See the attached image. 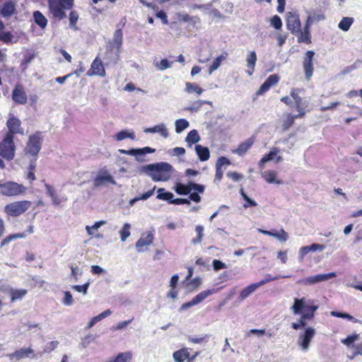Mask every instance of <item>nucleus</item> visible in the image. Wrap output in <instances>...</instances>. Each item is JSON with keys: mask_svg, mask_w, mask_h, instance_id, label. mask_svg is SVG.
<instances>
[{"mask_svg": "<svg viewBox=\"0 0 362 362\" xmlns=\"http://www.w3.org/2000/svg\"><path fill=\"white\" fill-rule=\"evenodd\" d=\"M318 306L315 304L313 300H307L305 298H295L291 309L294 314H301L298 320V325L301 327L306 325V320H312Z\"/></svg>", "mask_w": 362, "mask_h": 362, "instance_id": "obj_1", "label": "nucleus"}, {"mask_svg": "<svg viewBox=\"0 0 362 362\" xmlns=\"http://www.w3.org/2000/svg\"><path fill=\"white\" fill-rule=\"evenodd\" d=\"M154 181H166L171 176L172 166L167 163L149 165L146 167Z\"/></svg>", "mask_w": 362, "mask_h": 362, "instance_id": "obj_2", "label": "nucleus"}, {"mask_svg": "<svg viewBox=\"0 0 362 362\" xmlns=\"http://www.w3.org/2000/svg\"><path fill=\"white\" fill-rule=\"evenodd\" d=\"M31 206L32 202L28 200L16 201L6 204L4 211L8 216L18 217L27 211Z\"/></svg>", "mask_w": 362, "mask_h": 362, "instance_id": "obj_3", "label": "nucleus"}, {"mask_svg": "<svg viewBox=\"0 0 362 362\" xmlns=\"http://www.w3.org/2000/svg\"><path fill=\"white\" fill-rule=\"evenodd\" d=\"M0 191L4 196L17 197L25 194L27 191V187L16 182L8 181L0 184Z\"/></svg>", "mask_w": 362, "mask_h": 362, "instance_id": "obj_4", "label": "nucleus"}, {"mask_svg": "<svg viewBox=\"0 0 362 362\" xmlns=\"http://www.w3.org/2000/svg\"><path fill=\"white\" fill-rule=\"evenodd\" d=\"M42 139L39 134H32L29 136L25 152L26 155L36 156L41 149Z\"/></svg>", "mask_w": 362, "mask_h": 362, "instance_id": "obj_5", "label": "nucleus"}, {"mask_svg": "<svg viewBox=\"0 0 362 362\" xmlns=\"http://www.w3.org/2000/svg\"><path fill=\"white\" fill-rule=\"evenodd\" d=\"M16 146L13 138L5 136L0 143V156L3 158H13L15 154Z\"/></svg>", "mask_w": 362, "mask_h": 362, "instance_id": "obj_6", "label": "nucleus"}, {"mask_svg": "<svg viewBox=\"0 0 362 362\" xmlns=\"http://www.w3.org/2000/svg\"><path fill=\"white\" fill-rule=\"evenodd\" d=\"M336 276L337 274L335 272H330L328 274H320L299 279L297 283L303 286H310L322 281H327Z\"/></svg>", "mask_w": 362, "mask_h": 362, "instance_id": "obj_7", "label": "nucleus"}, {"mask_svg": "<svg viewBox=\"0 0 362 362\" xmlns=\"http://www.w3.org/2000/svg\"><path fill=\"white\" fill-rule=\"evenodd\" d=\"M303 89L292 88L291 90V96L295 102V107L298 112L297 117H304L305 115V108L307 107L306 100H303L299 95L300 92H303Z\"/></svg>", "mask_w": 362, "mask_h": 362, "instance_id": "obj_8", "label": "nucleus"}, {"mask_svg": "<svg viewBox=\"0 0 362 362\" xmlns=\"http://www.w3.org/2000/svg\"><path fill=\"white\" fill-rule=\"evenodd\" d=\"M11 98L16 105H25L28 103V95L25 87L21 83H16L12 90Z\"/></svg>", "mask_w": 362, "mask_h": 362, "instance_id": "obj_9", "label": "nucleus"}, {"mask_svg": "<svg viewBox=\"0 0 362 362\" xmlns=\"http://www.w3.org/2000/svg\"><path fill=\"white\" fill-rule=\"evenodd\" d=\"M315 56V52L312 50H308L305 52V57L303 61V67L305 72V78L308 81H310L314 71L313 67V58Z\"/></svg>", "mask_w": 362, "mask_h": 362, "instance_id": "obj_10", "label": "nucleus"}, {"mask_svg": "<svg viewBox=\"0 0 362 362\" xmlns=\"http://www.w3.org/2000/svg\"><path fill=\"white\" fill-rule=\"evenodd\" d=\"M121 49L117 47L108 45L105 52L104 59L106 60L107 65L116 64L120 60Z\"/></svg>", "mask_w": 362, "mask_h": 362, "instance_id": "obj_11", "label": "nucleus"}, {"mask_svg": "<svg viewBox=\"0 0 362 362\" xmlns=\"http://www.w3.org/2000/svg\"><path fill=\"white\" fill-rule=\"evenodd\" d=\"M48 8L54 18L62 20L66 18V9L59 1L48 0Z\"/></svg>", "mask_w": 362, "mask_h": 362, "instance_id": "obj_12", "label": "nucleus"}, {"mask_svg": "<svg viewBox=\"0 0 362 362\" xmlns=\"http://www.w3.org/2000/svg\"><path fill=\"white\" fill-rule=\"evenodd\" d=\"M286 24L287 29L292 34L298 32L301 27L299 15L294 12H288L286 15Z\"/></svg>", "mask_w": 362, "mask_h": 362, "instance_id": "obj_13", "label": "nucleus"}, {"mask_svg": "<svg viewBox=\"0 0 362 362\" xmlns=\"http://www.w3.org/2000/svg\"><path fill=\"white\" fill-rule=\"evenodd\" d=\"M280 80V77L277 74H272L268 76V78L265 80V81L261 85L259 88L255 93V97L253 98L255 100L256 98L259 95H263L266 92H267L271 87L276 85Z\"/></svg>", "mask_w": 362, "mask_h": 362, "instance_id": "obj_14", "label": "nucleus"}, {"mask_svg": "<svg viewBox=\"0 0 362 362\" xmlns=\"http://www.w3.org/2000/svg\"><path fill=\"white\" fill-rule=\"evenodd\" d=\"M216 292L215 289H207L203 291L195 296L190 301L183 303L181 306V309H187L193 305H197L206 299L210 295H212Z\"/></svg>", "mask_w": 362, "mask_h": 362, "instance_id": "obj_15", "label": "nucleus"}, {"mask_svg": "<svg viewBox=\"0 0 362 362\" xmlns=\"http://www.w3.org/2000/svg\"><path fill=\"white\" fill-rule=\"evenodd\" d=\"M315 334V330L313 327H308L305 329L303 334L299 336L298 344L303 349L307 350L310 346V341Z\"/></svg>", "mask_w": 362, "mask_h": 362, "instance_id": "obj_16", "label": "nucleus"}, {"mask_svg": "<svg viewBox=\"0 0 362 362\" xmlns=\"http://www.w3.org/2000/svg\"><path fill=\"white\" fill-rule=\"evenodd\" d=\"M106 74L103 62L99 57H96L93 61L90 69L87 71L88 76L98 75L104 77Z\"/></svg>", "mask_w": 362, "mask_h": 362, "instance_id": "obj_17", "label": "nucleus"}, {"mask_svg": "<svg viewBox=\"0 0 362 362\" xmlns=\"http://www.w3.org/2000/svg\"><path fill=\"white\" fill-rule=\"evenodd\" d=\"M21 122L16 117H10L6 122L8 132L6 133V136L13 138L14 134H23V130L21 127Z\"/></svg>", "mask_w": 362, "mask_h": 362, "instance_id": "obj_18", "label": "nucleus"}, {"mask_svg": "<svg viewBox=\"0 0 362 362\" xmlns=\"http://www.w3.org/2000/svg\"><path fill=\"white\" fill-rule=\"evenodd\" d=\"M293 34L296 35L298 43L309 45L312 42L310 27L305 23L303 29L300 28L298 32Z\"/></svg>", "mask_w": 362, "mask_h": 362, "instance_id": "obj_19", "label": "nucleus"}, {"mask_svg": "<svg viewBox=\"0 0 362 362\" xmlns=\"http://www.w3.org/2000/svg\"><path fill=\"white\" fill-rule=\"evenodd\" d=\"M154 236L152 232L142 234L141 237L136 243V248L138 252H143L144 247L153 243Z\"/></svg>", "mask_w": 362, "mask_h": 362, "instance_id": "obj_20", "label": "nucleus"}, {"mask_svg": "<svg viewBox=\"0 0 362 362\" xmlns=\"http://www.w3.org/2000/svg\"><path fill=\"white\" fill-rule=\"evenodd\" d=\"M121 153L127 154L129 156H134L136 158L146 155V153H151L156 151L155 148L146 146L142 148H132L130 150L119 149Z\"/></svg>", "mask_w": 362, "mask_h": 362, "instance_id": "obj_21", "label": "nucleus"}, {"mask_svg": "<svg viewBox=\"0 0 362 362\" xmlns=\"http://www.w3.org/2000/svg\"><path fill=\"white\" fill-rule=\"evenodd\" d=\"M93 182L95 187L103 186L107 183L112 185L116 184V182L115 181L113 177L106 171L98 175L95 177Z\"/></svg>", "mask_w": 362, "mask_h": 362, "instance_id": "obj_22", "label": "nucleus"}, {"mask_svg": "<svg viewBox=\"0 0 362 362\" xmlns=\"http://www.w3.org/2000/svg\"><path fill=\"white\" fill-rule=\"evenodd\" d=\"M255 143V138L250 137L244 141L241 142L237 148L233 150V153L238 155L239 156H243L246 152Z\"/></svg>", "mask_w": 362, "mask_h": 362, "instance_id": "obj_23", "label": "nucleus"}, {"mask_svg": "<svg viewBox=\"0 0 362 362\" xmlns=\"http://www.w3.org/2000/svg\"><path fill=\"white\" fill-rule=\"evenodd\" d=\"M33 354L34 351L31 348H22L16 350L13 353L9 354L8 356L11 359L16 358V360H21L24 358H28Z\"/></svg>", "mask_w": 362, "mask_h": 362, "instance_id": "obj_24", "label": "nucleus"}, {"mask_svg": "<svg viewBox=\"0 0 362 362\" xmlns=\"http://www.w3.org/2000/svg\"><path fill=\"white\" fill-rule=\"evenodd\" d=\"M257 60V54L255 51L248 53L246 59L247 70L246 71L248 76H252L255 71L256 62Z\"/></svg>", "mask_w": 362, "mask_h": 362, "instance_id": "obj_25", "label": "nucleus"}, {"mask_svg": "<svg viewBox=\"0 0 362 362\" xmlns=\"http://www.w3.org/2000/svg\"><path fill=\"white\" fill-rule=\"evenodd\" d=\"M267 281H261L256 284H252L243 288L240 293V298L244 300L253 293L259 286L264 284Z\"/></svg>", "mask_w": 362, "mask_h": 362, "instance_id": "obj_26", "label": "nucleus"}, {"mask_svg": "<svg viewBox=\"0 0 362 362\" xmlns=\"http://www.w3.org/2000/svg\"><path fill=\"white\" fill-rule=\"evenodd\" d=\"M230 164L231 162L230 160H217L216 164L215 178L218 180H221L223 175V167L226 168L227 165H229Z\"/></svg>", "mask_w": 362, "mask_h": 362, "instance_id": "obj_27", "label": "nucleus"}, {"mask_svg": "<svg viewBox=\"0 0 362 362\" xmlns=\"http://www.w3.org/2000/svg\"><path fill=\"white\" fill-rule=\"evenodd\" d=\"M189 349L185 347L175 351L173 354L174 361L175 362H184L185 361H187V358H189Z\"/></svg>", "mask_w": 362, "mask_h": 362, "instance_id": "obj_28", "label": "nucleus"}, {"mask_svg": "<svg viewBox=\"0 0 362 362\" xmlns=\"http://www.w3.org/2000/svg\"><path fill=\"white\" fill-rule=\"evenodd\" d=\"M259 232L269 236L276 238L279 240L284 242L286 241L288 239V234L284 229H281L280 233L266 230L263 229H259Z\"/></svg>", "mask_w": 362, "mask_h": 362, "instance_id": "obj_29", "label": "nucleus"}, {"mask_svg": "<svg viewBox=\"0 0 362 362\" xmlns=\"http://www.w3.org/2000/svg\"><path fill=\"white\" fill-rule=\"evenodd\" d=\"M264 180L268 183H274L277 185H281L283 182L280 180H277L276 173L274 170H265L262 174Z\"/></svg>", "mask_w": 362, "mask_h": 362, "instance_id": "obj_30", "label": "nucleus"}, {"mask_svg": "<svg viewBox=\"0 0 362 362\" xmlns=\"http://www.w3.org/2000/svg\"><path fill=\"white\" fill-rule=\"evenodd\" d=\"M144 132L146 133H159L164 138L168 136V132L165 124H160L153 127L146 128Z\"/></svg>", "mask_w": 362, "mask_h": 362, "instance_id": "obj_31", "label": "nucleus"}, {"mask_svg": "<svg viewBox=\"0 0 362 362\" xmlns=\"http://www.w3.org/2000/svg\"><path fill=\"white\" fill-rule=\"evenodd\" d=\"M16 11V5L13 1H8L4 4L1 13L4 17H9Z\"/></svg>", "mask_w": 362, "mask_h": 362, "instance_id": "obj_32", "label": "nucleus"}, {"mask_svg": "<svg viewBox=\"0 0 362 362\" xmlns=\"http://www.w3.org/2000/svg\"><path fill=\"white\" fill-rule=\"evenodd\" d=\"M132 354L130 351L119 353L115 358L106 362H131Z\"/></svg>", "mask_w": 362, "mask_h": 362, "instance_id": "obj_33", "label": "nucleus"}, {"mask_svg": "<svg viewBox=\"0 0 362 362\" xmlns=\"http://www.w3.org/2000/svg\"><path fill=\"white\" fill-rule=\"evenodd\" d=\"M123 40V33L122 29H117L115 31L113 39L110 42V45L117 47L118 49L122 50Z\"/></svg>", "mask_w": 362, "mask_h": 362, "instance_id": "obj_34", "label": "nucleus"}, {"mask_svg": "<svg viewBox=\"0 0 362 362\" xmlns=\"http://www.w3.org/2000/svg\"><path fill=\"white\" fill-rule=\"evenodd\" d=\"M34 22L42 29L45 28L47 25V19L45 16L40 11H35L33 12Z\"/></svg>", "mask_w": 362, "mask_h": 362, "instance_id": "obj_35", "label": "nucleus"}, {"mask_svg": "<svg viewBox=\"0 0 362 362\" xmlns=\"http://www.w3.org/2000/svg\"><path fill=\"white\" fill-rule=\"evenodd\" d=\"M325 19V16L322 12H313L311 15L307 17L305 21V24L308 25L310 27L316 23Z\"/></svg>", "mask_w": 362, "mask_h": 362, "instance_id": "obj_36", "label": "nucleus"}, {"mask_svg": "<svg viewBox=\"0 0 362 362\" xmlns=\"http://www.w3.org/2000/svg\"><path fill=\"white\" fill-rule=\"evenodd\" d=\"M175 191L180 195H187L191 192L190 182L187 185H184L181 182L176 183L175 186Z\"/></svg>", "mask_w": 362, "mask_h": 362, "instance_id": "obj_37", "label": "nucleus"}, {"mask_svg": "<svg viewBox=\"0 0 362 362\" xmlns=\"http://www.w3.org/2000/svg\"><path fill=\"white\" fill-rule=\"evenodd\" d=\"M27 292L26 289H11V301L13 303L22 299L27 294Z\"/></svg>", "mask_w": 362, "mask_h": 362, "instance_id": "obj_38", "label": "nucleus"}, {"mask_svg": "<svg viewBox=\"0 0 362 362\" xmlns=\"http://www.w3.org/2000/svg\"><path fill=\"white\" fill-rule=\"evenodd\" d=\"M157 192L158 194L156 198L158 199L168 201L170 204H171V201L174 197V195L172 192H165L164 188H159Z\"/></svg>", "mask_w": 362, "mask_h": 362, "instance_id": "obj_39", "label": "nucleus"}, {"mask_svg": "<svg viewBox=\"0 0 362 362\" xmlns=\"http://www.w3.org/2000/svg\"><path fill=\"white\" fill-rule=\"evenodd\" d=\"M354 19L352 17H343L338 24V27L343 31H348L354 23Z\"/></svg>", "mask_w": 362, "mask_h": 362, "instance_id": "obj_40", "label": "nucleus"}, {"mask_svg": "<svg viewBox=\"0 0 362 362\" xmlns=\"http://www.w3.org/2000/svg\"><path fill=\"white\" fill-rule=\"evenodd\" d=\"M185 90L189 93H195L198 95H201L204 92V89L199 87L197 84L187 82L185 84Z\"/></svg>", "mask_w": 362, "mask_h": 362, "instance_id": "obj_41", "label": "nucleus"}, {"mask_svg": "<svg viewBox=\"0 0 362 362\" xmlns=\"http://www.w3.org/2000/svg\"><path fill=\"white\" fill-rule=\"evenodd\" d=\"M301 117H297V115H291V114H288L286 118L282 122L281 124V129L282 131L285 132L288 130L294 123L295 119L296 118H300Z\"/></svg>", "mask_w": 362, "mask_h": 362, "instance_id": "obj_42", "label": "nucleus"}, {"mask_svg": "<svg viewBox=\"0 0 362 362\" xmlns=\"http://www.w3.org/2000/svg\"><path fill=\"white\" fill-rule=\"evenodd\" d=\"M195 150L199 158H209L210 156L209 150L207 147L202 145H196Z\"/></svg>", "mask_w": 362, "mask_h": 362, "instance_id": "obj_43", "label": "nucleus"}, {"mask_svg": "<svg viewBox=\"0 0 362 362\" xmlns=\"http://www.w3.org/2000/svg\"><path fill=\"white\" fill-rule=\"evenodd\" d=\"M25 237V234L24 233H15V234H11L6 236L5 238H4L1 242V247H4L6 245H8L11 241L17 239V238H22Z\"/></svg>", "mask_w": 362, "mask_h": 362, "instance_id": "obj_44", "label": "nucleus"}, {"mask_svg": "<svg viewBox=\"0 0 362 362\" xmlns=\"http://www.w3.org/2000/svg\"><path fill=\"white\" fill-rule=\"evenodd\" d=\"M227 56V54H226V56L221 54L218 57H217L212 62V64L209 66V73H212L214 71L217 69L219 66L221 65V62L226 59Z\"/></svg>", "mask_w": 362, "mask_h": 362, "instance_id": "obj_45", "label": "nucleus"}, {"mask_svg": "<svg viewBox=\"0 0 362 362\" xmlns=\"http://www.w3.org/2000/svg\"><path fill=\"white\" fill-rule=\"evenodd\" d=\"M206 103L209 104L211 103L209 101H206V100L194 101L192 103V105L189 107H186L185 110L190 111L192 112H197L198 110H199L204 104H206Z\"/></svg>", "mask_w": 362, "mask_h": 362, "instance_id": "obj_46", "label": "nucleus"}, {"mask_svg": "<svg viewBox=\"0 0 362 362\" xmlns=\"http://www.w3.org/2000/svg\"><path fill=\"white\" fill-rule=\"evenodd\" d=\"M189 127V122L185 119H179L175 121V131L180 133Z\"/></svg>", "mask_w": 362, "mask_h": 362, "instance_id": "obj_47", "label": "nucleus"}, {"mask_svg": "<svg viewBox=\"0 0 362 362\" xmlns=\"http://www.w3.org/2000/svg\"><path fill=\"white\" fill-rule=\"evenodd\" d=\"M199 135L197 130L190 131L186 137V141L189 144H195L199 140Z\"/></svg>", "mask_w": 362, "mask_h": 362, "instance_id": "obj_48", "label": "nucleus"}, {"mask_svg": "<svg viewBox=\"0 0 362 362\" xmlns=\"http://www.w3.org/2000/svg\"><path fill=\"white\" fill-rule=\"evenodd\" d=\"M130 224L126 223L123 225L122 229L119 230L120 238L122 242H124L130 235Z\"/></svg>", "mask_w": 362, "mask_h": 362, "instance_id": "obj_49", "label": "nucleus"}, {"mask_svg": "<svg viewBox=\"0 0 362 362\" xmlns=\"http://www.w3.org/2000/svg\"><path fill=\"white\" fill-rule=\"evenodd\" d=\"M195 231L197 233V237L192 240V243L193 244L200 243L204 236V227L200 225L197 226L195 228Z\"/></svg>", "mask_w": 362, "mask_h": 362, "instance_id": "obj_50", "label": "nucleus"}, {"mask_svg": "<svg viewBox=\"0 0 362 362\" xmlns=\"http://www.w3.org/2000/svg\"><path fill=\"white\" fill-rule=\"evenodd\" d=\"M127 138L134 139V132H129L126 130H122L116 134V139L117 141H122Z\"/></svg>", "mask_w": 362, "mask_h": 362, "instance_id": "obj_51", "label": "nucleus"}, {"mask_svg": "<svg viewBox=\"0 0 362 362\" xmlns=\"http://www.w3.org/2000/svg\"><path fill=\"white\" fill-rule=\"evenodd\" d=\"M36 165L34 161H32L28 167V172L27 173V179L30 180V182L35 180L36 177L35 175Z\"/></svg>", "mask_w": 362, "mask_h": 362, "instance_id": "obj_52", "label": "nucleus"}, {"mask_svg": "<svg viewBox=\"0 0 362 362\" xmlns=\"http://www.w3.org/2000/svg\"><path fill=\"white\" fill-rule=\"evenodd\" d=\"M178 19L180 21H182L183 22H194L197 23L199 21V18L197 16H190L187 13L185 14H179L178 15Z\"/></svg>", "mask_w": 362, "mask_h": 362, "instance_id": "obj_53", "label": "nucleus"}, {"mask_svg": "<svg viewBox=\"0 0 362 362\" xmlns=\"http://www.w3.org/2000/svg\"><path fill=\"white\" fill-rule=\"evenodd\" d=\"M331 315L334 317H341V318H344V319H346V320H351V321H353V322H356V320H355V318L349 315V313H340V312H337V311H332L331 313Z\"/></svg>", "mask_w": 362, "mask_h": 362, "instance_id": "obj_54", "label": "nucleus"}, {"mask_svg": "<svg viewBox=\"0 0 362 362\" xmlns=\"http://www.w3.org/2000/svg\"><path fill=\"white\" fill-rule=\"evenodd\" d=\"M270 21H271V25L276 30H279L281 28L282 21H281V18L279 16H277V15L274 16L271 18Z\"/></svg>", "mask_w": 362, "mask_h": 362, "instance_id": "obj_55", "label": "nucleus"}, {"mask_svg": "<svg viewBox=\"0 0 362 362\" xmlns=\"http://www.w3.org/2000/svg\"><path fill=\"white\" fill-rule=\"evenodd\" d=\"M156 188V187L154 186L151 190H148V192L141 194L138 197L134 198V201L146 200L154 194Z\"/></svg>", "mask_w": 362, "mask_h": 362, "instance_id": "obj_56", "label": "nucleus"}, {"mask_svg": "<svg viewBox=\"0 0 362 362\" xmlns=\"http://www.w3.org/2000/svg\"><path fill=\"white\" fill-rule=\"evenodd\" d=\"M90 286V282L88 281L85 283L83 285H75L73 286V288L79 293H83V294H86L87 293V290Z\"/></svg>", "mask_w": 362, "mask_h": 362, "instance_id": "obj_57", "label": "nucleus"}, {"mask_svg": "<svg viewBox=\"0 0 362 362\" xmlns=\"http://www.w3.org/2000/svg\"><path fill=\"white\" fill-rule=\"evenodd\" d=\"M112 313L110 310H106L101 313L100 314L98 315L97 316L93 317L92 319L93 321L97 323L102 320L103 319L105 318L106 317L109 316Z\"/></svg>", "mask_w": 362, "mask_h": 362, "instance_id": "obj_58", "label": "nucleus"}, {"mask_svg": "<svg viewBox=\"0 0 362 362\" xmlns=\"http://www.w3.org/2000/svg\"><path fill=\"white\" fill-rule=\"evenodd\" d=\"M74 303L73 297L70 291L64 292V297L63 299V303L66 305H71Z\"/></svg>", "mask_w": 362, "mask_h": 362, "instance_id": "obj_59", "label": "nucleus"}, {"mask_svg": "<svg viewBox=\"0 0 362 362\" xmlns=\"http://www.w3.org/2000/svg\"><path fill=\"white\" fill-rule=\"evenodd\" d=\"M13 38V35L11 32H4L0 33V40L3 41L5 43H8L11 42Z\"/></svg>", "mask_w": 362, "mask_h": 362, "instance_id": "obj_60", "label": "nucleus"}, {"mask_svg": "<svg viewBox=\"0 0 362 362\" xmlns=\"http://www.w3.org/2000/svg\"><path fill=\"white\" fill-rule=\"evenodd\" d=\"M78 20V14L76 11H71L69 13V21L71 26H75Z\"/></svg>", "mask_w": 362, "mask_h": 362, "instance_id": "obj_61", "label": "nucleus"}, {"mask_svg": "<svg viewBox=\"0 0 362 362\" xmlns=\"http://www.w3.org/2000/svg\"><path fill=\"white\" fill-rule=\"evenodd\" d=\"M191 191L192 189L195 190L197 193H204L205 187L202 185H199L195 182H190Z\"/></svg>", "mask_w": 362, "mask_h": 362, "instance_id": "obj_62", "label": "nucleus"}, {"mask_svg": "<svg viewBox=\"0 0 362 362\" xmlns=\"http://www.w3.org/2000/svg\"><path fill=\"white\" fill-rule=\"evenodd\" d=\"M207 338H208V335H206V334H205L204 336L201 337H189L188 341L193 344H200V343L204 341L205 340H206Z\"/></svg>", "mask_w": 362, "mask_h": 362, "instance_id": "obj_63", "label": "nucleus"}, {"mask_svg": "<svg viewBox=\"0 0 362 362\" xmlns=\"http://www.w3.org/2000/svg\"><path fill=\"white\" fill-rule=\"evenodd\" d=\"M172 62H170L167 59H161L159 64L157 65L160 70H165L171 66Z\"/></svg>", "mask_w": 362, "mask_h": 362, "instance_id": "obj_64", "label": "nucleus"}]
</instances>
